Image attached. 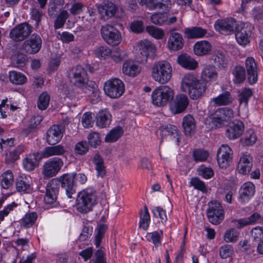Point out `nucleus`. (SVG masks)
<instances>
[{"mask_svg": "<svg viewBox=\"0 0 263 263\" xmlns=\"http://www.w3.org/2000/svg\"><path fill=\"white\" fill-rule=\"evenodd\" d=\"M76 175V173L65 174L58 179L60 181V186L65 190L66 194L69 199L73 198L72 195L76 193V184L74 179Z\"/></svg>", "mask_w": 263, "mask_h": 263, "instance_id": "f8f14e48", "label": "nucleus"}, {"mask_svg": "<svg viewBox=\"0 0 263 263\" xmlns=\"http://www.w3.org/2000/svg\"><path fill=\"white\" fill-rule=\"evenodd\" d=\"M139 226L144 230H146L148 228L149 224L151 221L150 215L148 211L147 207L145 205L143 211L141 210L140 213Z\"/></svg>", "mask_w": 263, "mask_h": 263, "instance_id": "3c124183", "label": "nucleus"}, {"mask_svg": "<svg viewBox=\"0 0 263 263\" xmlns=\"http://www.w3.org/2000/svg\"><path fill=\"white\" fill-rule=\"evenodd\" d=\"M207 216L209 220L212 224H219L224 218L223 210L220 203L217 201H211L208 203Z\"/></svg>", "mask_w": 263, "mask_h": 263, "instance_id": "6e6552de", "label": "nucleus"}, {"mask_svg": "<svg viewBox=\"0 0 263 263\" xmlns=\"http://www.w3.org/2000/svg\"><path fill=\"white\" fill-rule=\"evenodd\" d=\"M184 33L189 39H199L204 37L207 30L200 27H192L185 28Z\"/></svg>", "mask_w": 263, "mask_h": 263, "instance_id": "2f4dec72", "label": "nucleus"}, {"mask_svg": "<svg viewBox=\"0 0 263 263\" xmlns=\"http://www.w3.org/2000/svg\"><path fill=\"white\" fill-rule=\"evenodd\" d=\"M8 77L10 82L15 85H22L27 82V78L24 73L15 70L10 71Z\"/></svg>", "mask_w": 263, "mask_h": 263, "instance_id": "e433bc0d", "label": "nucleus"}, {"mask_svg": "<svg viewBox=\"0 0 263 263\" xmlns=\"http://www.w3.org/2000/svg\"><path fill=\"white\" fill-rule=\"evenodd\" d=\"M193 157L195 161H204L206 160L209 157V153L207 151L201 149H197L193 151Z\"/></svg>", "mask_w": 263, "mask_h": 263, "instance_id": "338daca9", "label": "nucleus"}, {"mask_svg": "<svg viewBox=\"0 0 263 263\" xmlns=\"http://www.w3.org/2000/svg\"><path fill=\"white\" fill-rule=\"evenodd\" d=\"M253 95V92L250 88H243L237 92V100L239 105H243L246 107L248 105V101Z\"/></svg>", "mask_w": 263, "mask_h": 263, "instance_id": "37998d69", "label": "nucleus"}, {"mask_svg": "<svg viewBox=\"0 0 263 263\" xmlns=\"http://www.w3.org/2000/svg\"><path fill=\"white\" fill-rule=\"evenodd\" d=\"M12 63L15 67H23L28 61L27 55L18 52L12 58Z\"/></svg>", "mask_w": 263, "mask_h": 263, "instance_id": "5fc2aeb1", "label": "nucleus"}, {"mask_svg": "<svg viewBox=\"0 0 263 263\" xmlns=\"http://www.w3.org/2000/svg\"><path fill=\"white\" fill-rule=\"evenodd\" d=\"M16 189L18 192L29 193L31 191L29 178L25 176H20L16 179Z\"/></svg>", "mask_w": 263, "mask_h": 263, "instance_id": "79ce46f5", "label": "nucleus"}, {"mask_svg": "<svg viewBox=\"0 0 263 263\" xmlns=\"http://www.w3.org/2000/svg\"><path fill=\"white\" fill-rule=\"evenodd\" d=\"M32 31V27L25 22L16 25L10 32V37L15 41H22L28 37Z\"/></svg>", "mask_w": 263, "mask_h": 263, "instance_id": "9b49d317", "label": "nucleus"}, {"mask_svg": "<svg viewBox=\"0 0 263 263\" xmlns=\"http://www.w3.org/2000/svg\"><path fill=\"white\" fill-rule=\"evenodd\" d=\"M50 96L46 92H42L39 97L37 107L41 110L46 109L49 103Z\"/></svg>", "mask_w": 263, "mask_h": 263, "instance_id": "13d9d810", "label": "nucleus"}, {"mask_svg": "<svg viewBox=\"0 0 263 263\" xmlns=\"http://www.w3.org/2000/svg\"><path fill=\"white\" fill-rule=\"evenodd\" d=\"M251 31L248 24L241 23L235 30V38L237 43L241 46H245L250 42Z\"/></svg>", "mask_w": 263, "mask_h": 263, "instance_id": "a211bd4d", "label": "nucleus"}, {"mask_svg": "<svg viewBox=\"0 0 263 263\" xmlns=\"http://www.w3.org/2000/svg\"><path fill=\"white\" fill-rule=\"evenodd\" d=\"M42 45L41 36L37 33H33L22 43L20 49L28 54H34L39 52Z\"/></svg>", "mask_w": 263, "mask_h": 263, "instance_id": "0eeeda50", "label": "nucleus"}, {"mask_svg": "<svg viewBox=\"0 0 263 263\" xmlns=\"http://www.w3.org/2000/svg\"><path fill=\"white\" fill-rule=\"evenodd\" d=\"M153 216L156 218H159L162 223H164L167 220L166 211L160 206L154 207L152 209Z\"/></svg>", "mask_w": 263, "mask_h": 263, "instance_id": "0e129e2a", "label": "nucleus"}, {"mask_svg": "<svg viewBox=\"0 0 263 263\" xmlns=\"http://www.w3.org/2000/svg\"><path fill=\"white\" fill-rule=\"evenodd\" d=\"M217 76L218 73L215 65L210 64L204 65L201 73V78L204 81H215Z\"/></svg>", "mask_w": 263, "mask_h": 263, "instance_id": "c85d7f7f", "label": "nucleus"}, {"mask_svg": "<svg viewBox=\"0 0 263 263\" xmlns=\"http://www.w3.org/2000/svg\"><path fill=\"white\" fill-rule=\"evenodd\" d=\"M172 68L169 62L166 61L155 63L152 69V77L160 84L167 83L172 77Z\"/></svg>", "mask_w": 263, "mask_h": 263, "instance_id": "f03ea898", "label": "nucleus"}, {"mask_svg": "<svg viewBox=\"0 0 263 263\" xmlns=\"http://www.w3.org/2000/svg\"><path fill=\"white\" fill-rule=\"evenodd\" d=\"M60 188V181L58 179H52L48 182L44 197V201L46 204H50L56 201Z\"/></svg>", "mask_w": 263, "mask_h": 263, "instance_id": "9d476101", "label": "nucleus"}, {"mask_svg": "<svg viewBox=\"0 0 263 263\" xmlns=\"http://www.w3.org/2000/svg\"><path fill=\"white\" fill-rule=\"evenodd\" d=\"M167 15L164 13H156L151 17L152 22L156 25H162L167 21Z\"/></svg>", "mask_w": 263, "mask_h": 263, "instance_id": "052dcab7", "label": "nucleus"}, {"mask_svg": "<svg viewBox=\"0 0 263 263\" xmlns=\"http://www.w3.org/2000/svg\"><path fill=\"white\" fill-rule=\"evenodd\" d=\"M97 171V176L103 178L106 174V170L103 158L99 154H96L92 160Z\"/></svg>", "mask_w": 263, "mask_h": 263, "instance_id": "f704fd0d", "label": "nucleus"}, {"mask_svg": "<svg viewBox=\"0 0 263 263\" xmlns=\"http://www.w3.org/2000/svg\"><path fill=\"white\" fill-rule=\"evenodd\" d=\"M63 165L62 159L54 157L47 161L43 165V174L45 177L50 178L55 176Z\"/></svg>", "mask_w": 263, "mask_h": 263, "instance_id": "2eb2a0df", "label": "nucleus"}, {"mask_svg": "<svg viewBox=\"0 0 263 263\" xmlns=\"http://www.w3.org/2000/svg\"><path fill=\"white\" fill-rule=\"evenodd\" d=\"M0 182L3 189H9L13 182V175L12 172L9 170L3 173L0 176Z\"/></svg>", "mask_w": 263, "mask_h": 263, "instance_id": "de8ad7c7", "label": "nucleus"}, {"mask_svg": "<svg viewBox=\"0 0 263 263\" xmlns=\"http://www.w3.org/2000/svg\"><path fill=\"white\" fill-rule=\"evenodd\" d=\"M37 215L35 212L26 213L21 219L20 224L22 227L29 228L35 222Z\"/></svg>", "mask_w": 263, "mask_h": 263, "instance_id": "8fccbe9b", "label": "nucleus"}, {"mask_svg": "<svg viewBox=\"0 0 263 263\" xmlns=\"http://www.w3.org/2000/svg\"><path fill=\"white\" fill-rule=\"evenodd\" d=\"M246 68L248 79L250 84L255 83L257 81L258 72L255 60L252 57H248L246 60Z\"/></svg>", "mask_w": 263, "mask_h": 263, "instance_id": "393cba45", "label": "nucleus"}, {"mask_svg": "<svg viewBox=\"0 0 263 263\" xmlns=\"http://www.w3.org/2000/svg\"><path fill=\"white\" fill-rule=\"evenodd\" d=\"M147 32L156 39H162L164 36V32L161 29L153 26H148L146 28Z\"/></svg>", "mask_w": 263, "mask_h": 263, "instance_id": "69168bd1", "label": "nucleus"}, {"mask_svg": "<svg viewBox=\"0 0 263 263\" xmlns=\"http://www.w3.org/2000/svg\"><path fill=\"white\" fill-rule=\"evenodd\" d=\"M97 9L101 15V18L106 21L115 15L117 7L111 2L105 1L97 6Z\"/></svg>", "mask_w": 263, "mask_h": 263, "instance_id": "f3484780", "label": "nucleus"}, {"mask_svg": "<svg viewBox=\"0 0 263 263\" xmlns=\"http://www.w3.org/2000/svg\"><path fill=\"white\" fill-rule=\"evenodd\" d=\"M64 129L62 125H53L47 131V142L49 145L59 142L63 136Z\"/></svg>", "mask_w": 263, "mask_h": 263, "instance_id": "6ab92c4d", "label": "nucleus"}, {"mask_svg": "<svg viewBox=\"0 0 263 263\" xmlns=\"http://www.w3.org/2000/svg\"><path fill=\"white\" fill-rule=\"evenodd\" d=\"M198 80L197 78L193 74L187 73L185 74L181 81L182 91L189 92Z\"/></svg>", "mask_w": 263, "mask_h": 263, "instance_id": "a19ab883", "label": "nucleus"}, {"mask_svg": "<svg viewBox=\"0 0 263 263\" xmlns=\"http://www.w3.org/2000/svg\"><path fill=\"white\" fill-rule=\"evenodd\" d=\"M101 34L103 39L108 45L117 46L121 41V35L117 29L109 24L101 27Z\"/></svg>", "mask_w": 263, "mask_h": 263, "instance_id": "423d86ee", "label": "nucleus"}, {"mask_svg": "<svg viewBox=\"0 0 263 263\" xmlns=\"http://www.w3.org/2000/svg\"><path fill=\"white\" fill-rule=\"evenodd\" d=\"M124 90L123 82L118 78L110 79L104 84L105 94L111 99L120 98L123 94Z\"/></svg>", "mask_w": 263, "mask_h": 263, "instance_id": "20e7f679", "label": "nucleus"}, {"mask_svg": "<svg viewBox=\"0 0 263 263\" xmlns=\"http://www.w3.org/2000/svg\"><path fill=\"white\" fill-rule=\"evenodd\" d=\"M211 44L207 41H198L194 45V53L198 56L208 54L211 51Z\"/></svg>", "mask_w": 263, "mask_h": 263, "instance_id": "72a5a7b5", "label": "nucleus"}, {"mask_svg": "<svg viewBox=\"0 0 263 263\" xmlns=\"http://www.w3.org/2000/svg\"><path fill=\"white\" fill-rule=\"evenodd\" d=\"M234 117V112L232 109L229 107H222L217 109L205 120V123H213L221 124L225 121H229Z\"/></svg>", "mask_w": 263, "mask_h": 263, "instance_id": "1a4fd4ad", "label": "nucleus"}, {"mask_svg": "<svg viewBox=\"0 0 263 263\" xmlns=\"http://www.w3.org/2000/svg\"><path fill=\"white\" fill-rule=\"evenodd\" d=\"M139 52L142 57L141 62H146L148 58L153 59L156 56V48L155 45L148 40H143L137 44Z\"/></svg>", "mask_w": 263, "mask_h": 263, "instance_id": "4468645a", "label": "nucleus"}, {"mask_svg": "<svg viewBox=\"0 0 263 263\" xmlns=\"http://www.w3.org/2000/svg\"><path fill=\"white\" fill-rule=\"evenodd\" d=\"M146 238L148 241L152 242L156 248H158L161 245L162 231H154L148 233L147 234Z\"/></svg>", "mask_w": 263, "mask_h": 263, "instance_id": "864d4df0", "label": "nucleus"}, {"mask_svg": "<svg viewBox=\"0 0 263 263\" xmlns=\"http://www.w3.org/2000/svg\"><path fill=\"white\" fill-rule=\"evenodd\" d=\"M64 147L61 145L45 147L43 152L42 156L44 158H48L52 156H61L65 153Z\"/></svg>", "mask_w": 263, "mask_h": 263, "instance_id": "c03bdc74", "label": "nucleus"}, {"mask_svg": "<svg viewBox=\"0 0 263 263\" xmlns=\"http://www.w3.org/2000/svg\"><path fill=\"white\" fill-rule=\"evenodd\" d=\"M184 39L181 34L178 32H170L167 47L172 51H178L182 48L184 45Z\"/></svg>", "mask_w": 263, "mask_h": 263, "instance_id": "4be33fe9", "label": "nucleus"}, {"mask_svg": "<svg viewBox=\"0 0 263 263\" xmlns=\"http://www.w3.org/2000/svg\"><path fill=\"white\" fill-rule=\"evenodd\" d=\"M107 229V226L104 224H100L98 226L97 233L95 236V245L97 248L100 246L102 238L104 236V234Z\"/></svg>", "mask_w": 263, "mask_h": 263, "instance_id": "4d7b16f0", "label": "nucleus"}, {"mask_svg": "<svg viewBox=\"0 0 263 263\" xmlns=\"http://www.w3.org/2000/svg\"><path fill=\"white\" fill-rule=\"evenodd\" d=\"M173 90L167 85H161L157 87L152 93L153 104L160 107L166 105L174 98Z\"/></svg>", "mask_w": 263, "mask_h": 263, "instance_id": "7ed1b4c3", "label": "nucleus"}, {"mask_svg": "<svg viewBox=\"0 0 263 263\" xmlns=\"http://www.w3.org/2000/svg\"><path fill=\"white\" fill-rule=\"evenodd\" d=\"M182 126L186 136H192L195 133L196 123L195 119L191 115L185 116L182 120Z\"/></svg>", "mask_w": 263, "mask_h": 263, "instance_id": "7c9ffc66", "label": "nucleus"}, {"mask_svg": "<svg viewBox=\"0 0 263 263\" xmlns=\"http://www.w3.org/2000/svg\"><path fill=\"white\" fill-rule=\"evenodd\" d=\"M262 221L263 217L258 213H254L248 218L232 220L234 226L238 229H241L250 224L261 223Z\"/></svg>", "mask_w": 263, "mask_h": 263, "instance_id": "412c9836", "label": "nucleus"}, {"mask_svg": "<svg viewBox=\"0 0 263 263\" xmlns=\"http://www.w3.org/2000/svg\"><path fill=\"white\" fill-rule=\"evenodd\" d=\"M77 201V210L82 213H87L97 203L96 193L91 189L83 190L79 193Z\"/></svg>", "mask_w": 263, "mask_h": 263, "instance_id": "f257e3e1", "label": "nucleus"}, {"mask_svg": "<svg viewBox=\"0 0 263 263\" xmlns=\"http://www.w3.org/2000/svg\"><path fill=\"white\" fill-rule=\"evenodd\" d=\"M246 68L248 79L250 84L255 83L257 81L258 72L255 60L252 57H248L246 60Z\"/></svg>", "mask_w": 263, "mask_h": 263, "instance_id": "b1692460", "label": "nucleus"}, {"mask_svg": "<svg viewBox=\"0 0 263 263\" xmlns=\"http://www.w3.org/2000/svg\"><path fill=\"white\" fill-rule=\"evenodd\" d=\"M190 184L196 190L203 193L206 192L207 189L204 182L197 177L192 178Z\"/></svg>", "mask_w": 263, "mask_h": 263, "instance_id": "e2e57ef3", "label": "nucleus"}, {"mask_svg": "<svg viewBox=\"0 0 263 263\" xmlns=\"http://www.w3.org/2000/svg\"><path fill=\"white\" fill-rule=\"evenodd\" d=\"M69 14L67 10H63L61 11L55 20L54 24V29H58L62 28Z\"/></svg>", "mask_w": 263, "mask_h": 263, "instance_id": "6e6d98bb", "label": "nucleus"}, {"mask_svg": "<svg viewBox=\"0 0 263 263\" xmlns=\"http://www.w3.org/2000/svg\"><path fill=\"white\" fill-rule=\"evenodd\" d=\"M257 140V137L253 130L250 129L246 132L240 139V143L243 146H251Z\"/></svg>", "mask_w": 263, "mask_h": 263, "instance_id": "09e8293b", "label": "nucleus"}, {"mask_svg": "<svg viewBox=\"0 0 263 263\" xmlns=\"http://www.w3.org/2000/svg\"><path fill=\"white\" fill-rule=\"evenodd\" d=\"M233 98L231 93L225 91L216 98H213V102L219 105H226L232 103Z\"/></svg>", "mask_w": 263, "mask_h": 263, "instance_id": "49530a36", "label": "nucleus"}, {"mask_svg": "<svg viewBox=\"0 0 263 263\" xmlns=\"http://www.w3.org/2000/svg\"><path fill=\"white\" fill-rule=\"evenodd\" d=\"M111 53V50L107 46H104L98 47L95 51L96 56L101 59H105L106 57L110 55Z\"/></svg>", "mask_w": 263, "mask_h": 263, "instance_id": "774afa93", "label": "nucleus"}, {"mask_svg": "<svg viewBox=\"0 0 263 263\" xmlns=\"http://www.w3.org/2000/svg\"><path fill=\"white\" fill-rule=\"evenodd\" d=\"M140 70V67L132 61H126L123 64L122 71L126 75L135 77Z\"/></svg>", "mask_w": 263, "mask_h": 263, "instance_id": "ea45409f", "label": "nucleus"}, {"mask_svg": "<svg viewBox=\"0 0 263 263\" xmlns=\"http://www.w3.org/2000/svg\"><path fill=\"white\" fill-rule=\"evenodd\" d=\"M252 167V158L248 153L243 154L240 158L237 165V170L239 173L245 175L250 172Z\"/></svg>", "mask_w": 263, "mask_h": 263, "instance_id": "a878e982", "label": "nucleus"}, {"mask_svg": "<svg viewBox=\"0 0 263 263\" xmlns=\"http://www.w3.org/2000/svg\"><path fill=\"white\" fill-rule=\"evenodd\" d=\"M255 191V185L251 182L245 183L239 190L240 200L242 202H246L254 196Z\"/></svg>", "mask_w": 263, "mask_h": 263, "instance_id": "bb28decb", "label": "nucleus"}, {"mask_svg": "<svg viewBox=\"0 0 263 263\" xmlns=\"http://www.w3.org/2000/svg\"><path fill=\"white\" fill-rule=\"evenodd\" d=\"M162 134H167L172 139L175 140L177 145L180 141V133L177 127L173 125L169 124L162 126L161 129Z\"/></svg>", "mask_w": 263, "mask_h": 263, "instance_id": "c9c22d12", "label": "nucleus"}, {"mask_svg": "<svg viewBox=\"0 0 263 263\" xmlns=\"http://www.w3.org/2000/svg\"><path fill=\"white\" fill-rule=\"evenodd\" d=\"M67 77L70 82L77 87L84 86L88 82L85 70L80 65L72 67L67 71Z\"/></svg>", "mask_w": 263, "mask_h": 263, "instance_id": "39448f33", "label": "nucleus"}, {"mask_svg": "<svg viewBox=\"0 0 263 263\" xmlns=\"http://www.w3.org/2000/svg\"><path fill=\"white\" fill-rule=\"evenodd\" d=\"M244 132V124L240 120H235L230 123L226 131V136L231 140L239 138Z\"/></svg>", "mask_w": 263, "mask_h": 263, "instance_id": "aec40b11", "label": "nucleus"}, {"mask_svg": "<svg viewBox=\"0 0 263 263\" xmlns=\"http://www.w3.org/2000/svg\"><path fill=\"white\" fill-rule=\"evenodd\" d=\"M64 3L63 0H55L54 3L48 8V13L50 17H54L61 9V5Z\"/></svg>", "mask_w": 263, "mask_h": 263, "instance_id": "bf43d9fd", "label": "nucleus"}, {"mask_svg": "<svg viewBox=\"0 0 263 263\" xmlns=\"http://www.w3.org/2000/svg\"><path fill=\"white\" fill-rule=\"evenodd\" d=\"M210 61L215 67L217 66L220 69L226 68L228 63L226 55L220 50H215L212 52Z\"/></svg>", "mask_w": 263, "mask_h": 263, "instance_id": "c756f323", "label": "nucleus"}, {"mask_svg": "<svg viewBox=\"0 0 263 263\" xmlns=\"http://www.w3.org/2000/svg\"><path fill=\"white\" fill-rule=\"evenodd\" d=\"M205 90V83L198 80L188 93L192 99L196 100L202 95Z\"/></svg>", "mask_w": 263, "mask_h": 263, "instance_id": "58836bf2", "label": "nucleus"}, {"mask_svg": "<svg viewBox=\"0 0 263 263\" xmlns=\"http://www.w3.org/2000/svg\"><path fill=\"white\" fill-rule=\"evenodd\" d=\"M234 76L233 81L235 84H241L246 79V71L245 68L240 66H236L232 71Z\"/></svg>", "mask_w": 263, "mask_h": 263, "instance_id": "603ef678", "label": "nucleus"}, {"mask_svg": "<svg viewBox=\"0 0 263 263\" xmlns=\"http://www.w3.org/2000/svg\"><path fill=\"white\" fill-rule=\"evenodd\" d=\"M177 62L182 67L193 70L197 67V62L187 54H182L178 57Z\"/></svg>", "mask_w": 263, "mask_h": 263, "instance_id": "473e14b6", "label": "nucleus"}, {"mask_svg": "<svg viewBox=\"0 0 263 263\" xmlns=\"http://www.w3.org/2000/svg\"><path fill=\"white\" fill-rule=\"evenodd\" d=\"M40 157L39 153L28 155L23 160V165L25 170L30 172L39 165Z\"/></svg>", "mask_w": 263, "mask_h": 263, "instance_id": "cd10ccee", "label": "nucleus"}, {"mask_svg": "<svg viewBox=\"0 0 263 263\" xmlns=\"http://www.w3.org/2000/svg\"><path fill=\"white\" fill-rule=\"evenodd\" d=\"M124 130L120 126L112 128L105 138L106 142L112 143L117 141L123 135Z\"/></svg>", "mask_w": 263, "mask_h": 263, "instance_id": "a18cd8bd", "label": "nucleus"}, {"mask_svg": "<svg viewBox=\"0 0 263 263\" xmlns=\"http://www.w3.org/2000/svg\"><path fill=\"white\" fill-rule=\"evenodd\" d=\"M96 125L100 128L107 127L111 122V115L107 111H99L96 116Z\"/></svg>", "mask_w": 263, "mask_h": 263, "instance_id": "4c0bfd02", "label": "nucleus"}, {"mask_svg": "<svg viewBox=\"0 0 263 263\" xmlns=\"http://www.w3.org/2000/svg\"><path fill=\"white\" fill-rule=\"evenodd\" d=\"M232 149L227 144L222 145L217 153V162L222 168H226L229 165L232 159Z\"/></svg>", "mask_w": 263, "mask_h": 263, "instance_id": "dca6fc26", "label": "nucleus"}, {"mask_svg": "<svg viewBox=\"0 0 263 263\" xmlns=\"http://www.w3.org/2000/svg\"><path fill=\"white\" fill-rule=\"evenodd\" d=\"M238 24L234 18L217 20L214 24L215 29L222 34H229L236 30Z\"/></svg>", "mask_w": 263, "mask_h": 263, "instance_id": "ddd939ff", "label": "nucleus"}, {"mask_svg": "<svg viewBox=\"0 0 263 263\" xmlns=\"http://www.w3.org/2000/svg\"><path fill=\"white\" fill-rule=\"evenodd\" d=\"M189 105V99L184 94L176 96L174 102L171 106V109L175 114L183 112Z\"/></svg>", "mask_w": 263, "mask_h": 263, "instance_id": "5701e85b", "label": "nucleus"}, {"mask_svg": "<svg viewBox=\"0 0 263 263\" xmlns=\"http://www.w3.org/2000/svg\"><path fill=\"white\" fill-rule=\"evenodd\" d=\"M239 232L235 229L227 230L224 235V239L227 242H236L238 237Z\"/></svg>", "mask_w": 263, "mask_h": 263, "instance_id": "680f3d73", "label": "nucleus"}]
</instances>
